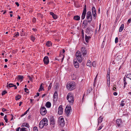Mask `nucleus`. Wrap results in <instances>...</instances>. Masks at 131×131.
I'll list each match as a JSON object with an SVG mask.
<instances>
[{
	"mask_svg": "<svg viewBox=\"0 0 131 131\" xmlns=\"http://www.w3.org/2000/svg\"><path fill=\"white\" fill-rule=\"evenodd\" d=\"M86 33L88 34L90 33V35L87 36L86 35L85 37V39L86 42L88 43L89 42V40L91 38V36L93 33V31L91 30L90 28L89 27L87 28L86 29Z\"/></svg>",
	"mask_w": 131,
	"mask_h": 131,
	"instance_id": "nucleus-1",
	"label": "nucleus"
},
{
	"mask_svg": "<svg viewBox=\"0 0 131 131\" xmlns=\"http://www.w3.org/2000/svg\"><path fill=\"white\" fill-rule=\"evenodd\" d=\"M48 120L46 118H43L40 122L39 127L41 129L42 128L45 126L47 125Z\"/></svg>",
	"mask_w": 131,
	"mask_h": 131,
	"instance_id": "nucleus-2",
	"label": "nucleus"
},
{
	"mask_svg": "<svg viewBox=\"0 0 131 131\" xmlns=\"http://www.w3.org/2000/svg\"><path fill=\"white\" fill-rule=\"evenodd\" d=\"M66 87L68 90L71 91L75 88V83L74 82H68L67 85Z\"/></svg>",
	"mask_w": 131,
	"mask_h": 131,
	"instance_id": "nucleus-3",
	"label": "nucleus"
},
{
	"mask_svg": "<svg viewBox=\"0 0 131 131\" xmlns=\"http://www.w3.org/2000/svg\"><path fill=\"white\" fill-rule=\"evenodd\" d=\"M67 99L70 104H72L74 101L73 96L71 93H69L67 95Z\"/></svg>",
	"mask_w": 131,
	"mask_h": 131,
	"instance_id": "nucleus-4",
	"label": "nucleus"
},
{
	"mask_svg": "<svg viewBox=\"0 0 131 131\" xmlns=\"http://www.w3.org/2000/svg\"><path fill=\"white\" fill-rule=\"evenodd\" d=\"M75 56L78 61L80 62H81L83 60V58L80 52L77 51L75 53Z\"/></svg>",
	"mask_w": 131,
	"mask_h": 131,
	"instance_id": "nucleus-5",
	"label": "nucleus"
},
{
	"mask_svg": "<svg viewBox=\"0 0 131 131\" xmlns=\"http://www.w3.org/2000/svg\"><path fill=\"white\" fill-rule=\"evenodd\" d=\"M71 107L70 105H67L65 109V112L66 115L68 116L70 114V112L71 110Z\"/></svg>",
	"mask_w": 131,
	"mask_h": 131,
	"instance_id": "nucleus-6",
	"label": "nucleus"
},
{
	"mask_svg": "<svg viewBox=\"0 0 131 131\" xmlns=\"http://www.w3.org/2000/svg\"><path fill=\"white\" fill-rule=\"evenodd\" d=\"M86 18L88 20V22L90 23L92 21V17L91 12H88L86 14Z\"/></svg>",
	"mask_w": 131,
	"mask_h": 131,
	"instance_id": "nucleus-7",
	"label": "nucleus"
},
{
	"mask_svg": "<svg viewBox=\"0 0 131 131\" xmlns=\"http://www.w3.org/2000/svg\"><path fill=\"white\" fill-rule=\"evenodd\" d=\"M40 112V113L42 115H45L47 113L46 109L44 107H41Z\"/></svg>",
	"mask_w": 131,
	"mask_h": 131,
	"instance_id": "nucleus-8",
	"label": "nucleus"
},
{
	"mask_svg": "<svg viewBox=\"0 0 131 131\" xmlns=\"http://www.w3.org/2000/svg\"><path fill=\"white\" fill-rule=\"evenodd\" d=\"M59 123L61 126H64L65 122L62 116L60 117L59 118Z\"/></svg>",
	"mask_w": 131,
	"mask_h": 131,
	"instance_id": "nucleus-9",
	"label": "nucleus"
},
{
	"mask_svg": "<svg viewBox=\"0 0 131 131\" xmlns=\"http://www.w3.org/2000/svg\"><path fill=\"white\" fill-rule=\"evenodd\" d=\"M50 124L52 126L54 127V125L55 124V121L54 118L53 116H51L50 118Z\"/></svg>",
	"mask_w": 131,
	"mask_h": 131,
	"instance_id": "nucleus-10",
	"label": "nucleus"
},
{
	"mask_svg": "<svg viewBox=\"0 0 131 131\" xmlns=\"http://www.w3.org/2000/svg\"><path fill=\"white\" fill-rule=\"evenodd\" d=\"M86 5L84 6V7L83 9V12L82 13L81 18L82 19H84L85 17V16L86 12Z\"/></svg>",
	"mask_w": 131,
	"mask_h": 131,
	"instance_id": "nucleus-11",
	"label": "nucleus"
},
{
	"mask_svg": "<svg viewBox=\"0 0 131 131\" xmlns=\"http://www.w3.org/2000/svg\"><path fill=\"white\" fill-rule=\"evenodd\" d=\"M110 69H109V70H108L107 71V84L109 83V85L110 86Z\"/></svg>",
	"mask_w": 131,
	"mask_h": 131,
	"instance_id": "nucleus-12",
	"label": "nucleus"
},
{
	"mask_svg": "<svg viewBox=\"0 0 131 131\" xmlns=\"http://www.w3.org/2000/svg\"><path fill=\"white\" fill-rule=\"evenodd\" d=\"M81 52L83 56L86 55V54L87 51L85 47H82L81 48Z\"/></svg>",
	"mask_w": 131,
	"mask_h": 131,
	"instance_id": "nucleus-13",
	"label": "nucleus"
},
{
	"mask_svg": "<svg viewBox=\"0 0 131 131\" xmlns=\"http://www.w3.org/2000/svg\"><path fill=\"white\" fill-rule=\"evenodd\" d=\"M43 61L45 64H48L49 62V58L47 56H45L44 57L43 60Z\"/></svg>",
	"mask_w": 131,
	"mask_h": 131,
	"instance_id": "nucleus-14",
	"label": "nucleus"
},
{
	"mask_svg": "<svg viewBox=\"0 0 131 131\" xmlns=\"http://www.w3.org/2000/svg\"><path fill=\"white\" fill-rule=\"evenodd\" d=\"M6 87L7 88H8V87L11 88L14 87L15 89H16L17 88V86L16 85L13 84L12 83L8 84V83H7Z\"/></svg>",
	"mask_w": 131,
	"mask_h": 131,
	"instance_id": "nucleus-15",
	"label": "nucleus"
},
{
	"mask_svg": "<svg viewBox=\"0 0 131 131\" xmlns=\"http://www.w3.org/2000/svg\"><path fill=\"white\" fill-rule=\"evenodd\" d=\"M116 123L118 127H119L122 124L121 119H117L116 120Z\"/></svg>",
	"mask_w": 131,
	"mask_h": 131,
	"instance_id": "nucleus-16",
	"label": "nucleus"
},
{
	"mask_svg": "<svg viewBox=\"0 0 131 131\" xmlns=\"http://www.w3.org/2000/svg\"><path fill=\"white\" fill-rule=\"evenodd\" d=\"M63 112V108L61 105H60L58 108V114L61 115L62 114Z\"/></svg>",
	"mask_w": 131,
	"mask_h": 131,
	"instance_id": "nucleus-17",
	"label": "nucleus"
},
{
	"mask_svg": "<svg viewBox=\"0 0 131 131\" xmlns=\"http://www.w3.org/2000/svg\"><path fill=\"white\" fill-rule=\"evenodd\" d=\"M73 63L74 66L75 68H79V63L76 60L75 61V60H74Z\"/></svg>",
	"mask_w": 131,
	"mask_h": 131,
	"instance_id": "nucleus-18",
	"label": "nucleus"
},
{
	"mask_svg": "<svg viewBox=\"0 0 131 131\" xmlns=\"http://www.w3.org/2000/svg\"><path fill=\"white\" fill-rule=\"evenodd\" d=\"M103 118L102 117V116H101L99 117L97 119L98 121V124L97 125H99V124L100 123H101L103 121Z\"/></svg>",
	"mask_w": 131,
	"mask_h": 131,
	"instance_id": "nucleus-19",
	"label": "nucleus"
},
{
	"mask_svg": "<svg viewBox=\"0 0 131 131\" xmlns=\"http://www.w3.org/2000/svg\"><path fill=\"white\" fill-rule=\"evenodd\" d=\"M25 126L28 128H29V125L26 123H23L21 126V127Z\"/></svg>",
	"mask_w": 131,
	"mask_h": 131,
	"instance_id": "nucleus-20",
	"label": "nucleus"
},
{
	"mask_svg": "<svg viewBox=\"0 0 131 131\" xmlns=\"http://www.w3.org/2000/svg\"><path fill=\"white\" fill-rule=\"evenodd\" d=\"M46 45L48 47H50L52 45V43L50 41H48L46 43Z\"/></svg>",
	"mask_w": 131,
	"mask_h": 131,
	"instance_id": "nucleus-21",
	"label": "nucleus"
},
{
	"mask_svg": "<svg viewBox=\"0 0 131 131\" xmlns=\"http://www.w3.org/2000/svg\"><path fill=\"white\" fill-rule=\"evenodd\" d=\"M46 106L48 108H50L51 106V103L49 102H48L46 103Z\"/></svg>",
	"mask_w": 131,
	"mask_h": 131,
	"instance_id": "nucleus-22",
	"label": "nucleus"
},
{
	"mask_svg": "<svg viewBox=\"0 0 131 131\" xmlns=\"http://www.w3.org/2000/svg\"><path fill=\"white\" fill-rule=\"evenodd\" d=\"M124 26V25L123 24H122L119 30V31L121 32L123 30Z\"/></svg>",
	"mask_w": 131,
	"mask_h": 131,
	"instance_id": "nucleus-23",
	"label": "nucleus"
},
{
	"mask_svg": "<svg viewBox=\"0 0 131 131\" xmlns=\"http://www.w3.org/2000/svg\"><path fill=\"white\" fill-rule=\"evenodd\" d=\"M43 85V84L42 83H41L40 85V88L38 90L39 92H40L43 89V86H42V85Z\"/></svg>",
	"mask_w": 131,
	"mask_h": 131,
	"instance_id": "nucleus-24",
	"label": "nucleus"
},
{
	"mask_svg": "<svg viewBox=\"0 0 131 131\" xmlns=\"http://www.w3.org/2000/svg\"><path fill=\"white\" fill-rule=\"evenodd\" d=\"M23 76L22 75H18V79L20 80L21 81L23 80Z\"/></svg>",
	"mask_w": 131,
	"mask_h": 131,
	"instance_id": "nucleus-25",
	"label": "nucleus"
},
{
	"mask_svg": "<svg viewBox=\"0 0 131 131\" xmlns=\"http://www.w3.org/2000/svg\"><path fill=\"white\" fill-rule=\"evenodd\" d=\"M74 19L76 20H78L80 19V17L78 16H76L74 17Z\"/></svg>",
	"mask_w": 131,
	"mask_h": 131,
	"instance_id": "nucleus-26",
	"label": "nucleus"
},
{
	"mask_svg": "<svg viewBox=\"0 0 131 131\" xmlns=\"http://www.w3.org/2000/svg\"><path fill=\"white\" fill-rule=\"evenodd\" d=\"M91 61L89 60H88V62L86 64V65L87 66H89L90 67H91Z\"/></svg>",
	"mask_w": 131,
	"mask_h": 131,
	"instance_id": "nucleus-27",
	"label": "nucleus"
},
{
	"mask_svg": "<svg viewBox=\"0 0 131 131\" xmlns=\"http://www.w3.org/2000/svg\"><path fill=\"white\" fill-rule=\"evenodd\" d=\"M58 93L57 91H55L53 97L54 99H55L57 97Z\"/></svg>",
	"mask_w": 131,
	"mask_h": 131,
	"instance_id": "nucleus-28",
	"label": "nucleus"
},
{
	"mask_svg": "<svg viewBox=\"0 0 131 131\" xmlns=\"http://www.w3.org/2000/svg\"><path fill=\"white\" fill-rule=\"evenodd\" d=\"M92 13H96V10L95 7H93L92 8Z\"/></svg>",
	"mask_w": 131,
	"mask_h": 131,
	"instance_id": "nucleus-29",
	"label": "nucleus"
},
{
	"mask_svg": "<svg viewBox=\"0 0 131 131\" xmlns=\"http://www.w3.org/2000/svg\"><path fill=\"white\" fill-rule=\"evenodd\" d=\"M21 98V96L20 95H18L16 96L15 99L16 100H19Z\"/></svg>",
	"mask_w": 131,
	"mask_h": 131,
	"instance_id": "nucleus-30",
	"label": "nucleus"
},
{
	"mask_svg": "<svg viewBox=\"0 0 131 131\" xmlns=\"http://www.w3.org/2000/svg\"><path fill=\"white\" fill-rule=\"evenodd\" d=\"M19 33L18 32H16L14 34V37H18V36H19Z\"/></svg>",
	"mask_w": 131,
	"mask_h": 131,
	"instance_id": "nucleus-31",
	"label": "nucleus"
},
{
	"mask_svg": "<svg viewBox=\"0 0 131 131\" xmlns=\"http://www.w3.org/2000/svg\"><path fill=\"white\" fill-rule=\"evenodd\" d=\"M92 90L91 88H90L87 91V94H89L90 92Z\"/></svg>",
	"mask_w": 131,
	"mask_h": 131,
	"instance_id": "nucleus-32",
	"label": "nucleus"
},
{
	"mask_svg": "<svg viewBox=\"0 0 131 131\" xmlns=\"http://www.w3.org/2000/svg\"><path fill=\"white\" fill-rule=\"evenodd\" d=\"M20 131H27L26 130V128H22L20 129Z\"/></svg>",
	"mask_w": 131,
	"mask_h": 131,
	"instance_id": "nucleus-33",
	"label": "nucleus"
},
{
	"mask_svg": "<svg viewBox=\"0 0 131 131\" xmlns=\"http://www.w3.org/2000/svg\"><path fill=\"white\" fill-rule=\"evenodd\" d=\"M126 77L127 78H129L131 80V74H129L127 75Z\"/></svg>",
	"mask_w": 131,
	"mask_h": 131,
	"instance_id": "nucleus-34",
	"label": "nucleus"
},
{
	"mask_svg": "<svg viewBox=\"0 0 131 131\" xmlns=\"http://www.w3.org/2000/svg\"><path fill=\"white\" fill-rule=\"evenodd\" d=\"M6 117L7 116L6 115H5V116L4 117V119L5 120V122L7 123L8 122V119Z\"/></svg>",
	"mask_w": 131,
	"mask_h": 131,
	"instance_id": "nucleus-35",
	"label": "nucleus"
},
{
	"mask_svg": "<svg viewBox=\"0 0 131 131\" xmlns=\"http://www.w3.org/2000/svg\"><path fill=\"white\" fill-rule=\"evenodd\" d=\"M93 16V18L94 19H95L96 17V13H92Z\"/></svg>",
	"mask_w": 131,
	"mask_h": 131,
	"instance_id": "nucleus-36",
	"label": "nucleus"
},
{
	"mask_svg": "<svg viewBox=\"0 0 131 131\" xmlns=\"http://www.w3.org/2000/svg\"><path fill=\"white\" fill-rule=\"evenodd\" d=\"M124 102V100H122L121 102V105L122 106H123L125 105V104L123 103Z\"/></svg>",
	"mask_w": 131,
	"mask_h": 131,
	"instance_id": "nucleus-37",
	"label": "nucleus"
},
{
	"mask_svg": "<svg viewBox=\"0 0 131 131\" xmlns=\"http://www.w3.org/2000/svg\"><path fill=\"white\" fill-rule=\"evenodd\" d=\"M34 131H38L37 127H34L33 128Z\"/></svg>",
	"mask_w": 131,
	"mask_h": 131,
	"instance_id": "nucleus-38",
	"label": "nucleus"
},
{
	"mask_svg": "<svg viewBox=\"0 0 131 131\" xmlns=\"http://www.w3.org/2000/svg\"><path fill=\"white\" fill-rule=\"evenodd\" d=\"M96 63L95 62V61H93V62H92V66L93 67H96Z\"/></svg>",
	"mask_w": 131,
	"mask_h": 131,
	"instance_id": "nucleus-39",
	"label": "nucleus"
},
{
	"mask_svg": "<svg viewBox=\"0 0 131 131\" xmlns=\"http://www.w3.org/2000/svg\"><path fill=\"white\" fill-rule=\"evenodd\" d=\"M7 93L6 91L4 90V91L2 93V95H5V94H6Z\"/></svg>",
	"mask_w": 131,
	"mask_h": 131,
	"instance_id": "nucleus-40",
	"label": "nucleus"
},
{
	"mask_svg": "<svg viewBox=\"0 0 131 131\" xmlns=\"http://www.w3.org/2000/svg\"><path fill=\"white\" fill-rule=\"evenodd\" d=\"M31 39L33 41H34L35 39V38L34 37L32 36L31 37Z\"/></svg>",
	"mask_w": 131,
	"mask_h": 131,
	"instance_id": "nucleus-41",
	"label": "nucleus"
},
{
	"mask_svg": "<svg viewBox=\"0 0 131 131\" xmlns=\"http://www.w3.org/2000/svg\"><path fill=\"white\" fill-rule=\"evenodd\" d=\"M51 84H52L51 83L49 85V86H48V90H49L51 89V86H52Z\"/></svg>",
	"mask_w": 131,
	"mask_h": 131,
	"instance_id": "nucleus-42",
	"label": "nucleus"
},
{
	"mask_svg": "<svg viewBox=\"0 0 131 131\" xmlns=\"http://www.w3.org/2000/svg\"><path fill=\"white\" fill-rule=\"evenodd\" d=\"M52 16L53 18L54 19H56L57 18V16L55 14H54Z\"/></svg>",
	"mask_w": 131,
	"mask_h": 131,
	"instance_id": "nucleus-43",
	"label": "nucleus"
},
{
	"mask_svg": "<svg viewBox=\"0 0 131 131\" xmlns=\"http://www.w3.org/2000/svg\"><path fill=\"white\" fill-rule=\"evenodd\" d=\"M36 21V18H33L32 19V22L34 23H35Z\"/></svg>",
	"mask_w": 131,
	"mask_h": 131,
	"instance_id": "nucleus-44",
	"label": "nucleus"
},
{
	"mask_svg": "<svg viewBox=\"0 0 131 131\" xmlns=\"http://www.w3.org/2000/svg\"><path fill=\"white\" fill-rule=\"evenodd\" d=\"M118 42V38L117 37L116 38L115 40V42L116 43H117Z\"/></svg>",
	"mask_w": 131,
	"mask_h": 131,
	"instance_id": "nucleus-45",
	"label": "nucleus"
},
{
	"mask_svg": "<svg viewBox=\"0 0 131 131\" xmlns=\"http://www.w3.org/2000/svg\"><path fill=\"white\" fill-rule=\"evenodd\" d=\"M27 77H28L29 78V80L30 81H32V78L30 75H28Z\"/></svg>",
	"mask_w": 131,
	"mask_h": 131,
	"instance_id": "nucleus-46",
	"label": "nucleus"
},
{
	"mask_svg": "<svg viewBox=\"0 0 131 131\" xmlns=\"http://www.w3.org/2000/svg\"><path fill=\"white\" fill-rule=\"evenodd\" d=\"M36 95L34 96L35 98V97L39 96V93H37L36 94Z\"/></svg>",
	"mask_w": 131,
	"mask_h": 131,
	"instance_id": "nucleus-47",
	"label": "nucleus"
},
{
	"mask_svg": "<svg viewBox=\"0 0 131 131\" xmlns=\"http://www.w3.org/2000/svg\"><path fill=\"white\" fill-rule=\"evenodd\" d=\"M102 127H103V126H101L99 128H97V130H101L102 129Z\"/></svg>",
	"mask_w": 131,
	"mask_h": 131,
	"instance_id": "nucleus-48",
	"label": "nucleus"
},
{
	"mask_svg": "<svg viewBox=\"0 0 131 131\" xmlns=\"http://www.w3.org/2000/svg\"><path fill=\"white\" fill-rule=\"evenodd\" d=\"M7 111V110L5 108H3L2 109V111L3 112H4Z\"/></svg>",
	"mask_w": 131,
	"mask_h": 131,
	"instance_id": "nucleus-49",
	"label": "nucleus"
},
{
	"mask_svg": "<svg viewBox=\"0 0 131 131\" xmlns=\"http://www.w3.org/2000/svg\"><path fill=\"white\" fill-rule=\"evenodd\" d=\"M21 128L20 127L17 128L16 129V131H19V129H20Z\"/></svg>",
	"mask_w": 131,
	"mask_h": 131,
	"instance_id": "nucleus-50",
	"label": "nucleus"
},
{
	"mask_svg": "<svg viewBox=\"0 0 131 131\" xmlns=\"http://www.w3.org/2000/svg\"><path fill=\"white\" fill-rule=\"evenodd\" d=\"M131 21V19L130 18L128 20V23H130Z\"/></svg>",
	"mask_w": 131,
	"mask_h": 131,
	"instance_id": "nucleus-51",
	"label": "nucleus"
},
{
	"mask_svg": "<svg viewBox=\"0 0 131 131\" xmlns=\"http://www.w3.org/2000/svg\"><path fill=\"white\" fill-rule=\"evenodd\" d=\"M117 93L116 92H114L113 93V95L115 96L117 95Z\"/></svg>",
	"mask_w": 131,
	"mask_h": 131,
	"instance_id": "nucleus-52",
	"label": "nucleus"
},
{
	"mask_svg": "<svg viewBox=\"0 0 131 131\" xmlns=\"http://www.w3.org/2000/svg\"><path fill=\"white\" fill-rule=\"evenodd\" d=\"M50 14L51 15H52V16L54 14V13L53 12H51L50 13Z\"/></svg>",
	"mask_w": 131,
	"mask_h": 131,
	"instance_id": "nucleus-53",
	"label": "nucleus"
},
{
	"mask_svg": "<svg viewBox=\"0 0 131 131\" xmlns=\"http://www.w3.org/2000/svg\"><path fill=\"white\" fill-rule=\"evenodd\" d=\"M84 21L83 22V24H84L85 26H86L88 24V23L86 22L84 23Z\"/></svg>",
	"mask_w": 131,
	"mask_h": 131,
	"instance_id": "nucleus-54",
	"label": "nucleus"
},
{
	"mask_svg": "<svg viewBox=\"0 0 131 131\" xmlns=\"http://www.w3.org/2000/svg\"><path fill=\"white\" fill-rule=\"evenodd\" d=\"M1 125H4V124L3 122H1L0 123V126H1Z\"/></svg>",
	"mask_w": 131,
	"mask_h": 131,
	"instance_id": "nucleus-55",
	"label": "nucleus"
},
{
	"mask_svg": "<svg viewBox=\"0 0 131 131\" xmlns=\"http://www.w3.org/2000/svg\"><path fill=\"white\" fill-rule=\"evenodd\" d=\"M15 4L17 6H18L19 5V4L18 2H16L15 3Z\"/></svg>",
	"mask_w": 131,
	"mask_h": 131,
	"instance_id": "nucleus-56",
	"label": "nucleus"
},
{
	"mask_svg": "<svg viewBox=\"0 0 131 131\" xmlns=\"http://www.w3.org/2000/svg\"><path fill=\"white\" fill-rule=\"evenodd\" d=\"M24 90L26 92H27V93H28L27 92V90H28V89L27 88H25L24 89Z\"/></svg>",
	"mask_w": 131,
	"mask_h": 131,
	"instance_id": "nucleus-57",
	"label": "nucleus"
},
{
	"mask_svg": "<svg viewBox=\"0 0 131 131\" xmlns=\"http://www.w3.org/2000/svg\"><path fill=\"white\" fill-rule=\"evenodd\" d=\"M116 88L115 87H114L113 88V90H114L115 91H116Z\"/></svg>",
	"mask_w": 131,
	"mask_h": 131,
	"instance_id": "nucleus-58",
	"label": "nucleus"
},
{
	"mask_svg": "<svg viewBox=\"0 0 131 131\" xmlns=\"http://www.w3.org/2000/svg\"><path fill=\"white\" fill-rule=\"evenodd\" d=\"M30 102L31 103H32L33 102V101H34V100H33L31 99H30Z\"/></svg>",
	"mask_w": 131,
	"mask_h": 131,
	"instance_id": "nucleus-59",
	"label": "nucleus"
},
{
	"mask_svg": "<svg viewBox=\"0 0 131 131\" xmlns=\"http://www.w3.org/2000/svg\"><path fill=\"white\" fill-rule=\"evenodd\" d=\"M22 103V102H19V106H21V104Z\"/></svg>",
	"mask_w": 131,
	"mask_h": 131,
	"instance_id": "nucleus-60",
	"label": "nucleus"
},
{
	"mask_svg": "<svg viewBox=\"0 0 131 131\" xmlns=\"http://www.w3.org/2000/svg\"><path fill=\"white\" fill-rule=\"evenodd\" d=\"M123 81H124V82H126V78L125 77H124V78H123Z\"/></svg>",
	"mask_w": 131,
	"mask_h": 131,
	"instance_id": "nucleus-61",
	"label": "nucleus"
},
{
	"mask_svg": "<svg viewBox=\"0 0 131 131\" xmlns=\"http://www.w3.org/2000/svg\"><path fill=\"white\" fill-rule=\"evenodd\" d=\"M0 115L2 116H4V114H3V113H0Z\"/></svg>",
	"mask_w": 131,
	"mask_h": 131,
	"instance_id": "nucleus-62",
	"label": "nucleus"
},
{
	"mask_svg": "<svg viewBox=\"0 0 131 131\" xmlns=\"http://www.w3.org/2000/svg\"><path fill=\"white\" fill-rule=\"evenodd\" d=\"M100 8H99L98 9V13H100Z\"/></svg>",
	"mask_w": 131,
	"mask_h": 131,
	"instance_id": "nucleus-63",
	"label": "nucleus"
},
{
	"mask_svg": "<svg viewBox=\"0 0 131 131\" xmlns=\"http://www.w3.org/2000/svg\"><path fill=\"white\" fill-rule=\"evenodd\" d=\"M127 83L126 82H124V85H126L127 84Z\"/></svg>",
	"mask_w": 131,
	"mask_h": 131,
	"instance_id": "nucleus-64",
	"label": "nucleus"
}]
</instances>
